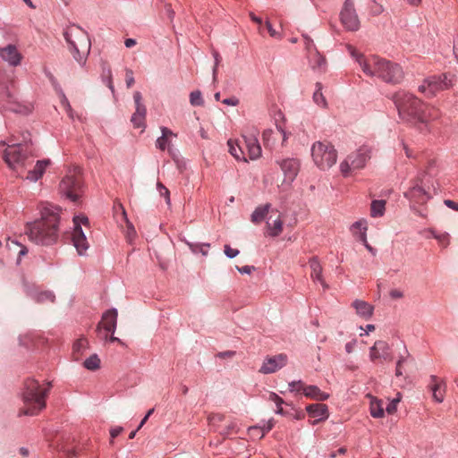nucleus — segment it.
Masks as SVG:
<instances>
[{"label":"nucleus","instance_id":"f257e3e1","mask_svg":"<svg viewBox=\"0 0 458 458\" xmlns=\"http://www.w3.org/2000/svg\"><path fill=\"white\" fill-rule=\"evenodd\" d=\"M399 118L405 123L426 124L428 121L437 118V111L429 107L415 95L399 90L392 96Z\"/></svg>","mask_w":458,"mask_h":458},{"label":"nucleus","instance_id":"f03ea898","mask_svg":"<svg viewBox=\"0 0 458 458\" xmlns=\"http://www.w3.org/2000/svg\"><path fill=\"white\" fill-rule=\"evenodd\" d=\"M59 216L51 208L46 207L41 211V218L27 225L29 239L36 244L50 245L58 237Z\"/></svg>","mask_w":458,"mask_h":458},{"label":"nucleus","instance_id":"7ed1b4c3","mask_svg":"<svg viewBox=\"0 0 458 458\" xmlns=\"http://www.w3.org/2000/svg\"><path fill=\"white\" fill-rule=\"evenodd\" d=\"M64 37L73 58L81 65H84L91 48L88 32L81 27L72 24L64 30Z\"/></svg>","mask_w":458,"mask_h":458},{"label":"nucleus","instance_id":"20e7f679","mask_svg":"<svg viewBox=\"0 0 458 458\" xmlns=\"http://www.w3.org/2000/svg\"><path fill=\"white\" fill-rule=\"evenodd\" d=\"M51 384L48 387L42 388L39 383L34 379H28L24 384L22 399L25 409L21 414L27 416H35L46 407V397L48 394Z\"/></svg>","mask_w":458,"mask_h":458},{"label":"nucleus","instance_id":"39448f33","mask_svg":"<svg viewBox=\"0 0 458 458\" xmlns=\"http://www.w3.org/2000/svg\"><path fill=\"white\" fill-rule=\"evenodd\" d=\"M83 190L81 169L78 166L70 169L59 184L60 193L74 203L80 200Z\"/></svg>","mask_w":458,"mask_h":458},{"label":"nucleus","instance_id":"423d86ee","mask_svg":"<svg viewBox=\"0 0 458 458\" xmlns=\"http://www.w3.org/2000/svg\"><path fill=\"white\" fill-rule=\"evenodd\" d=\"M311 156L315 165L321 170L329 169L337 159L336 150L329 142H315L311 147Z\"/></svg>","mask_w":458,"mask_h":458},{"label":"nucleus","instance_id":"0eeeda50","mask_svg":"<svg viewBox=\"0 0 458 458\" xmlns=\"http://www.w3.org/2000/svg\"><path fill=\"white\" fill-rule=\"evenodd\" d=\"M452 87V78L449 74L442 73L426 78L419 86V91L430 98L437 93L446 90Z\"/></svg>","mask_w":458,"mask_h":458},{"label":"nucleus","instance_id":"6e6552de","mask_svg":"<svg viewBox=\"0 0 458 458\" xmlns=\"http://www.w3.org/2000/svg\"><path fill=\"white\" fill-rule=\"evenodd\" d=\"M3 146L7 145L4 150V159L8 166L15 170L25 165V160L28 157V150L26 144L23 143H6L2 141Z\"/></svg>","mask_w":458,"mask_h":458},{"label":"nucleus","instance_id":"1a4fd4ad","mask_svg":"<svg viewBox=\"0 0 458 458\" xmlns=\"http://www.w3.org/2000/svg\"><path fill=\"white\" fill-rule=\"evenodd\" d=\"M347 50L367 76L377 77L383 58L377 55L364 56L351 45L347 46Z\"/></svg>","mask_w":458,"mask_h":458},{"label":"nucleus","instance_id":"9d476101","mask_svg":"<svg viewBox=\"0 0 458 458\" xmlns=\"http://www.w3.org/2000/svg\"><path fill=\"white\" fill-rule=\"evenodd\" d=\"M371 149L368 146H361L355 152L351 153L340 164L341 173L347 176L351 170L361 169L370 158Z\"/></svg>","mask_w":458,"mask_h":458},{"label":"nucleus","instance_id":"9b49d317","mask_svg":"<svg viewBox=\"0 0 458 458\" xmlns=\"http://www.w3.org/2000/svg\"><path fill=\"white\" fill-rule=\"evenodd\" d=\"M377 77L385 82L396 84L402 81L403 72L399 64L383 58Z\"/></svg>","mask_w":458,"mask_h":458},{"label":"nucleus","instance_id":"f8f14e48","mask_svg":"<svg viewBox=\"0 0 458 458\" xmlns=\"http://www.w3.org/2000/svg\"><path fill=\"white\" fill-rule=\"evenodd\" d=\"M118 312L115 308L106 310L101 321L98 324L97 334L101 340H107L108 333L114 334L117 327Z\"/></svg>","mask_w":458,"mask_h":458},{"label":"nucleus","instance_id":"ddd939ff","mask_svg":"<svg viewBox=\"0 0 458 458\" xmlns=\"http://www.w3.org/2000/svg\"><path fill=\"white\" fill-rule=\"evenodd\" d=\"M340 19L344 27L352 31L360 28V20L354 7L353 0H345L340 13Z\"/></svg>","mask_w":458,"mask_h":458},{"label":"nucleus","instance_id":"4468645a","mask_svg":"<svg viewBox=\"0 0 458 458\" xmlns=\"http://www.w3.org/2000/svg\"><path fill=\"white\" fill-rule=\"evenodd\" d=\"M288 356L285 353H279L275 356L265 358L259 372L264 375L272 374L286 366Z\"/></svg>","mask_w":458,"mask_h":458},{"label":"nucleus","instance_id":"2eb2a0df","mask_svg":"<svg viewBox=\"0 0 458 458\" xmlns=\"http://www.w3.org/2000/svg\"><path fill=\"white\" fill-rule=\"evenodd\" d=\"M133 100L135 103V112L131 115V122L135 128L145 129L147 108L142 102V95L140 91H135L133 93Z\"/></svg>","mask_w":458,"mask_h":458},{"label":"nucleus","instance_id":"dca6fc26","mask_svg":"<svg viewBox=\"0 0 458 458\" xmlns=\"http://www.w3.org/2000/svg\"><path fill=\"white\" fill-rule=\"evenodd\" d=\"M259 132L254 129L249 135H243V140L250 159L256 160L261 156V147L258 140Z\"/></svg>","mask_w":458,"mask_h":458},{"label":"nucleus","instance_id":"f3484780","mask_svg":"<svg viewBox=\"0 0 458 458\" xmlns=\"http://www.w3.org/2000/svg\"><path fill=\"white\" fill-rule=\"evenodd\" d=\"M389 344L382 340L376 341L373 346L369 348V359L371 361H375L377 359H383L390 360L392 359L390 354Z\"/></svg>","mask_w":458,"mask_h":458},{"label":"nucleus","instance_id":"a211bd4d","mask_svg":"<svg viewBox=\"0 0 458 458\" xmlns=\"http://www.w3.org/2000/svg\"><path fill=\"white\" fill-rule=\"evenodd\" d=\"M0 57L6 62L10 66H18L21 61V55L19 53L17 47L9 44L4 47L0 48Z\"/></svg>","mask_w":458,"mask_h":458},{"label":"nucleus","instance_id":"6ab92c4d","mask_svg":"<svg viewBox=\"0 0 458 458\" xmlns=\"http://www.w3.org/2000/svg\"><path fill=\"white\" fill-rule=\"evenodd\" d=\"M280 167L289 182H293L300 170V161L296 158H286L281 161Z\"/></svg>","mask_w":458,"mask_h":458},{"label":"nucleus","instance_id":"aec40b11","mask_svg":"<svg viewBox=\"0 0 458 458\" xmlns=\"http://www.w3.org/2000/svg\"><path fill=\"white\" fill-rule=\"evenodd\" d=\"M72 240L78 254L83 255L89 248V243L81 226H74Z\"/></svg>","mask_w":458,"mask_h":458},{"label":"nucleus","instance_id":"412c9836","mask_svg":"<svg viewBox=\"0 0 458 458\" xmlns=\"http://www.w3.org/2000/svg\"><path fill=\"white\" fill-rule=\"evenodd\" d=\"M306 411L310 417L316 419L314 424L316 422L325 420L328 418V409L327 406L324 403L310 404L306 407Z\"/></svg>","mask_w":458,"mask_h":458},{"label":"nucleus","instance_id":"4be33fe9","mask_svg":"<svg viewBox=\"0 0 458 458\" xmlns=\"http://www.w3.org/2000/svg\"><path fill=\"white\" fill-rule=\"evenodd\" d=\"M352 306L355 310L356 314L366 320L369 319L373 315L374 307L365 301L356 299L352 301Z\"/></svg>","mask_w":458,"mask_h":458},{"label":"nucleus","instance_id":"5701e85b","mask_svg":"<svg viewBox=\"0 0 458 458\" xmlns=\"http://www.w3.org/2000/svg\"><path fill=\"white\" fill-rule=\"evenodd\" d=\"M51 161L50 159H42L38 160L33 169L30 170L28 173V175L26 177L27 180L36 182L38 180H39L44 173L46 172L47 168L49 166Z\"/></svg>","mask_w":458,"mask_h":458},{"label":"nucleus","instance_id":"b1692460","mask_svg":"<svg viewBox=\"0 0 458 458\" xmlns=\"http://www.w3.org/2000/svg\"><path fill=\"white\" fill-rule=\"evenodd\" d=\"M405 198L422 204L426 202L430 197L428 193L420 185H415L404 193Z\"/></svg>","mask_w":458,"mask_h":458},{"label":"nucleus","instance_id":"393cba45","mask_svg":"<svg viewBox=\"0 0 458 458\" xmlns=\"http://www.w3.org/2000/svg\"><path fill=\"white\" fill-rule=\"evenodd\" d=\"M430 390L432 392L433 398L437 403H442L445 398V384L443 381H438L436 376L430 377Z\"/></svg>","mask_w":458,"mask_h":458},{"label":"nucleus","instance_id":"a878e982","mask_svg":"<svg viewBox=\"0 0 458 458\" xmlns=\"http://www.w3.org/2000/svg\"><path fill=\"white\" fill-rule=\"evenodd\" d=\"M310 68L317 72H325L327 70V60L317 49L310 54Z\"/></svg>","mask_w":458,"mask_h":458},{"label":"nucleus","instance_id":"bb28decb","mask_svg":"<svg viewBox=\"0 0 458 458\" xmlns=\"http://www.w3.org/2000/svg\"><path fill=\"white\" fill-rule=\"evenodd\" d=\"M284 222L280 216L275 219L270 216L267 221V234L271 237L278 236L283 231Z\"/></svg>","mask_w":458,"mask_h":458},{"label":"nucleus","instance_id":"cd10ccee","mask_svg":"<svg viewBox=\"0 0 458 458\" xmlns=\"http://www.w3.org/2000/svg\"><path fill=\"white\" fill-rule=\"evenodd\" d=\"M303 394L305 396L316 401H326L329 398L327 393L321 391L317 386L313 385L303 387Z\"/></svg>","mask_w":458,"mask_h":458},{"label":"nucleus","instance_id":"c85d7f7f","mask_svg":"<svg viewBox=\"0 0 458 458\" xmlns=\"http://www.w3.org/2000/svg\"><path fill=\"white\" fill-rule=\"evenodd\" d=\"M310 267L311 269V277L314 281L318 282L324 288H327L323 276H322V267L317 258H312L310 260Z\"/></svg>","mask_w":458,"mask_h":458},{"label":"nucleus","instance_id":"c756f323","mask_svg":"<svg viewBox=\"0 0 458 458\" xmlns=\"http://www.w3.org/2000/svg\"><path fill=\"white\" fill-rule=\"evenodd\" d=\"M271 208L270 204H265L259 206L255 208V210L252 212L250 220L254 224H259L262 222L265 217L267 216L269 209Z\"/></svg>","mask_w":458,"mask_h":458},{"label":"nucleus","instance_id":"7c9ffc66","mask_svg":"<svg viewBox=\"0 0 458 458\" xmlns=\"http://www.w3.org/2000/svg\"><path fill=\"white\" fill-rule=\"evenodd\" d=\"M230 154L239 161L247 162V158L244 151L242 147L238 144V142L233 141V140H229L227 142Z\"/></svg>","mask_w":458,"mask_h":458},{"label":"nucleus","instance_id":"2f4dec72","mask_svg":"<svg viewBox=\"0 0 458 458\" xmlns=\"http://www.w3.org/2000/svg\"><path fill=\"white\" fill-rule=\"evenodd\" d=\"M370 415L373 418H383L384 417V407L383 402L376 397H372L370 400Z\"/></svg>","mask_w":458,"mask_h":458},{"label":"nucleus","instance_id":"473e14b6","mask_svg":"<svg viewBox=\"0 0 458 458\" xmlns=\"http://www.w3.org/2000/svg\"><path fill=\"white\" fill-rule=\"evenodd\" d=\"M386 200L376 199L371 202L370 215L373 217H380L385 214Z\"/></svg>","mask_w":458,"mask_h":458},{"label":"nucleus","instance_id":"72a5a7b5","mask_svg":"<svg viewBox=\"0 0 458 458\" xmlns=\"http://www.w3.org/2000/svg\"><path fill=\"white\" fill-rule=\"evenodd\" d=\"M315 86H316V89L313 93V101L318 106H320L322 108H326L327 106V102L322 93V89H323L322 83L317 82Z\"/></svg>","mask_w":458,"mask_h":458},{"label":"nucleus","instance_id":"f704fd0d","mask_svg":"<svg viewBox=\"0 0 458 458\" xmlns=\"http://www.w3.org/2000/svg\"><path fill=\"white\" fill-rule=\"evenodd\" d=\"M31 298L38 303H43L46 301L54 302L55 296L51 291H43L31 294Z\"/></svg>","mask_w":458,"mask_h":458},{"label":"nucleus","instance_id":"c9c22d12","mask_svg":"<svg viewBox=\"0 0 458 458\" xmlns=\"http://www.w3.org/2000/svg\"><path fill=\"white\" fill-rule=\"evenodd\" d=\"M410 358L411 354L409 353L407 348L403 346V353H401L399 355L398 360L396 361L395 376L397 377H402L403 375V363L407 362Z\"/></svg>","mask_w":458,"mask_h":458},{"label":"nucleus","instance_id":"e433bc0d","mask_svg":"<svg viewBox=\"0 0 458 458\" xmlns=\"http://www.w3.org/2000/svg\"><path fill=\"white\" fill-rule=\"evenodd\" d=\"M6 245L10 250H14L18 251L19 258L17 263H20L21 258L28 253L27 247L21 245L16 240L8 239Z\"/></svg>","mask_w":458,"mask_h":458},{"label":"nucleus","instance_id":"4c0bfd02","mask_svg":"<svg viewBox=\"0 0 458 458\" xmlns=\"http://www.w3.org/2000/svg\"><path fill=\"white\" fill-rule=\"evenodd\" d=\"M83 366L89 370H96L100 367V359L98 354H92L84 360Z\"/></svg>","mask_w":458,"mask_h":458},{"label":"nucleus","instance_id":"58836bf2","mask_svg":"<svg viewBox=\"0 0 458 458\" xmlns=\"http://www.w3.org/2000/svg\"><path fill=\"white\" fill-rule=\"evenodd\" d=\"M101 77H102L104 83L111 89L112 92H114V88L113 80H112V71L109 66H107V65L103 66Z\"/></svg>","mask_w":458,"mask_h":458},{"label":"nucleus","instance_id":"ea45409f","mask_svg":"<svg viewBox=\"0 0 458 458\" xmlns=\"http://www.w3.org/2000/svg\"><path fill=\"white\" fill-rule=\"evenodd\" d=\"M188 245L192 252L201 253L204 256H206L208 254L209 247H210L209 243H199V242H196V243L189 242Z\"/></svg>","mask_w":458,"mask_h":458},{"label":"nucleus","instance_id":"a19ab883","mask_svg":"<svg viewBox=\"0 0 458 458\" xmlns=\"http://www.w3.org/2000/svg\"><path fill=\"white\" fill-rule=\"evenodd\" d=\"M171 140L163 137H158L156 140V147L160 150L168 149V152L174 157L173 149L170 148Z\"/></svg>","mask_w":458,"mask_h":458},{"label":"nucleus","instance_id":"79ce46f5","mask_svg":"<svg viewBox=\"0 0 458 458\" xmlns=\"http://www.w3.org/2000/svg\"><path fill=\"white\" fill-rule=\"evenodd\" d=\"M190 103L193 106H201L204 105L202 94L199 90H195L190 94Z\"/></svg>","mask_w":458,"mask_h":458},{"label":"nucleus","instance_id":"37998d69","mask_svg":"<svg viewBox=\"0 0 458 458\" xmlns=\"http://www.w3.org/2000/svg\"><path fill=\"white\" fill-rule=\"evenodd\" d=\"M432 237L437 240L442 245L446 246L448 244L449 234L447 233H437L433 229L429 230Z\"/></svg>","mask_w":458,"mask_h":458},{"label":"nucleus","instance_id":"c03bdc74","mask_svg":"<svg viewBox=\"0 0 458 458\" xmlns=\"http://www.w3.org/2000/svg\"><path fill=\"white\" fill-rule=\"evenodd\" d=\"M401 399H402L401 394L397 393L396 397L394 398L393 400H391L389 402V403L386 405V412L389 414L394 413L397 410L398 403L401 402Z\"/></svg>","mask_w":458,"mask_h":458},{"label":"nucleus","instance_id":"a18cd8bd","mask_svg":"<svg viewBox=\"0 0 458 458\" xmlns=\"http://www.w3.org/2000/svg\"><path fill=\"white\" fill-rule=\"evenodd\" d=\"M369 7L370 13L374 16H377L385 11L383 5L377 3L376 0H371Z\"/></svg>","mask_w":458,"mask_h":458},{"label":"nucleus","instance_id":"49530a36","mask_svg":"<svg viewBox=\"0 0 458 458\" xmlns=\"http://www.w3.org/2000/svg\"><path fill=\"white\" fill-rule=\"evenodd\" d=\"M59 97H60V101H61L62 106L65 108V110L68 113L69 116L71 118H72V106H71V105L69 103L68 98H66V96L64 95V93L63 92V90L61 89H59Z\"/></svg>","mask_w":458,"mask_h":458},{"label":"nucleus","instance_id":"de8ad7c7","mask_svg":"<svg viewBox=\"0 0 458 458\" xmlns=\"http://www.w3.org/2000/svg\"><path fill=\"white\" fill-rule=\"evenodd\" d=\"M157 190L160 196L164 197L166 204L170 205V191L169 190L160 182L157 183Z\"/></svg>","mask_w":458,"mask_h":458},{"label":"nucleus","instance_id":"09e8293b","mask_svg":"<svg viewBox=\"0 0 458 458\" xmlns=\"http://www.w3.org/2000/svg\"><path fill=\"white\" fill-rule=\"evenodd\" d=\"M88 347V341L86 338H80L73 344V352H81Z\"/></svg>","mask_w":458,"mask_h":458},{"label":"nucleus","instance_id":"8fccbe9b","mask_svg":"<svg viewBox=\"0 0 458 458\" xmlns=\"http://www.w3.org/2000/svg\"><path fill=\"white\" fill-rule=\"evenodd\" d=\"M212 55L214 57V61H215L214 67L212 70L213 80L215 81L216 79L217 68H218V65H219L222 58L216 50H212Z\"/></svg>","mask_w":458,"mask_h":458},{"label":"nucleus","instance_id":"3c124183","mask_svg":"<svg viewBox=\"0 0 458 458\" xmlns=\"http://www.w3.org/2000/svg\"><path fill=\"white\" fill-rule=\"evenodd\" d=\"M303 387H305V386L301 380L292 381L288 384V388L290 392H299L301 390L303 391Z\"/></svg>","mask_w":458,"mask_h":458},{"label":"nucleus","instance_id":"603ef678","mask_svg":"<svg viewBox=\"0 0 458 458\" xmlns=\"http://www.w3.org/2000/svg\"><path fill=\"white\" fill-rule=\"evenodd\" d=\"M352 231L358 230L360 233L367 231V223L365 220H359L354 222L351 226Z\"/></svg>","mask_w":458,"mask_h":458},{"label":"nucleus","instance_id":"864d4df0","mask_svg":"<svg viewBox=\"0 0 458 458\" xmlns=\"http://www.w3.org/2000/svg\"><path fill=\"white\" fill-rule=\"evenodd\" d=\"M225 254L229 259H233L239 254V250L237 249H233L229 245H225Z\"/></svg>","mask_w":458,"mask_h":458},{"label":"nucleus","instance_id":"5fc2aeb1","mask_svg":"<svg viewBox=\"0 0 458 458\" xmlns=\"http://www.w3.org/2000/svg\"><path fill=\"white\" fill-rule=\"evenodd\" d=\"M125 75H126V86H127V88H131L135 82L132 70L126 69Z\"/></svg>","mask_w":458,"mask_h":458},{"label":"nucleus","instance_id":"6e6d98bb","mask_svg":"<svg viewBox=\"0 0 458 458\" xmlns=\"http://www.w3.org/2000/svg\"><path fill=\"white\" fill-rule=\"evenodd\" d=\"M161 130V132H162V135L160 137H163V138H165V139H169L170 138H175L177 135L175 133H174L169 128L167 127H165V126H162L160 128Z\"/></svg>","mask_w":458,"mask_h":458},{"label":"nucleus","instance_id":"4d7b16f0","mask_svg":"<svg viewBox=\"0 0 458 458\" xmlns=\"http://www.w3.org/2000/svg\"><path fill=\"white\" fill-rule=\"evenodd\" d=\"M269 400L275 403L276 406H281L284 403V401L276 393H270Z\"/></svg>","mask_w":458,"mask_h":458},{"label":"nucleus","instance_id":"13d9d810","mask_svg":"<svg viewBox=\"0 0 458 458\" xmlns=\"http://www.w3.org/2000/svg\"><path fill=\"white\" fill-rule=\"evenodd\" d=\"M236 268L241 274H246V275H250L251 272H253L256 269L255 267L249 266V265H246V266H243L241 267H236Z\"/></svg>","mask_w":458,"mask_h":458},{"label":"nucleus","instance_id":"bf43d9fd","mask_svg":"<svg viewBox=\"0 0 458 458\" xmlns=\"http://www.w3.org/2000/svg\"><path fill=\"white\" fill-rule=\"evenodd\" d=\"M123 430V427H114L110 429V436H111V441L110 443L113 444V439L116 437L118 435H120Z\"/></svg>","mask_w":458,"mask_h":458},{"label":"nucleus","instance_id":"052dcab7","mask_svg":"<svg viewBox=\"0 0 458 458\" xmlns=\"http://www.w3.org/2000/svg\"><path fill=\"white\" fill-rule=\"evenodd\" d=\"M236 424L234 422H231L226 428L221 432V434L225 436H229L231 433L235 432Z\"/></svg>","mask_w":458,"mask_h":458},{"label":"nucleus","instance_id":"680f3d73","mask_svg":"<svg viewBox=\"0 0 458 458\" xmlns=\"http://www.w3.org/2000/svg\"><path fill=\"white\" fill-rule=\"evenodd\" d=\"M222 102L227 106H236L239 104V99L236 97H232L225 98Z\"/></svg>","mask_w":458,"mask_h":458},{"label":"nucleus","instance_id":"e2e57ef3","mask_svg":"<svg viewBox=\"0 0 458 458\" xmlns=\"http://www.w3.org/2000/svg\"><path fill=\"white\" fill-rule=\"evenodd\" d=\"M73 222H74V226H77V225H80L81 226V224H88L89 222V219L87 216H74L73 218Z\"/></svg>","mask_w":458,"mask_h":458},{"label":"nucleus","instance_id":"0e129e2a","mask_svg":"<svg viewBox=\"0 0 458 458\" xmlns=\"http://www.w3.org/2000/svg\"><path fill=\"white\" fill-rule=\"evenodd\" d=\"M389 296L392 298V299H401L403 297V293L399 290V289H392L390 292H389Z\"/></svg>","mask_w":458,"mask_h":458},{"label":"nucleus","instance_id":"69168bd1","mask_svg":"<svg viewBox=\"0 0 458 458\" xmlns=\"http://www.w3.org/2000/svg\"><path fill=\"white\" fill-rule=\"evenodd\" d=\"M304 39H305L306 48L310 52V54L311 53V49H313L315 51L316 47L313 44L312 39L308 36H304Z\"/></svg>","mask_w":458,"mask_h":458},{"label":"nucleus","instance_id":"338daca9","mask_svg":"<svg viewBox=\"0 0 458 458\" xmlns=\"http://www.w3.org/2000/svg\"><path fill=\"white\" fill-rule=\"evenodd\" d=\"M444 204L447 208H451L453 210L458 211V202H455V201H454L452 199H445L444 200Z\"/></svg>","mask_w":458,"mask_h":458},{"label":"nucleus","instance_id":"774afa93","mask_svg":"<svg viewBox=\"0 0 458 458\" xmlns=\"http://www.w3.org/2000/svg\"><path fill=\"white\" fill-rule=\"evenodd\" d=\"M266 27H267L271 37H273V38L279 37L278 32L273 28L272 24L268 21H266Z\"/></svg>","mask_w":458,"mask_h":458}]
</instances>
